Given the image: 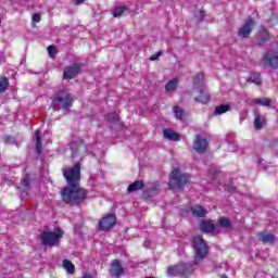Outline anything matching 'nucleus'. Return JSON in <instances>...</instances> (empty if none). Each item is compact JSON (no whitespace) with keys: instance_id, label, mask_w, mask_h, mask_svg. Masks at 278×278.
<instances>
[{"instance_id":"obj_22","label":"nucleus","mask_w":278,"mask_h":278,"mask_svg":"<svg viewBox=\"0 0 278 278\" xmlns=\"http://www.w3.org/2000/svg\"><path fill=\"white\" fill-rule=\"evenodd\" d=\"M142 189H144V181L136 180L135 182L128 186L127 192L131 194L132 192H138V190H142Z\"/></svg>"},{"instance_id":"obj_18","label":"nucleus","mask_w":278,"mask_h":278,"mask_svg":"<svg viewBox=\"0 0 278 278\" xmlns=\"http://www.w3.org/2000/svg\"><path fill=\"white\" fill-rule=\"evenodd\" d=\"M35 151L38 155L42 154V132L40 129L35 131Z\"/></svg>"},{"instance_id":"obj_28","label":"nucleus","mask_w":278,"mask_h":278,"mask_svg":"<svg viewBox=\"0 0 278 278\" xmlns=\"http://www.w3.org/2000/svg\"><path fill=\"white\" fill-rule=\"evenodd\" d=\"M8 88H10V79L7 76H1L0 77V94H3V92H7Z\"/></svg>"},{"instance_id":"obj_37","label":"nucleus","mask_w":278,"mask_h":278,"mask_svg":"<svg viewBox=\"0 0 278 278\" xmlns=\"http://www.w3.org/2000/svg\"><path fill=\"white\" fill-rule=\"evenodd\" d=\"M160 55H162V52H156L155 54L150 56V62H155V60H160Z\"/></svg>"},{"instance_id":"obj_4","label":"nucleus","mask_w":278,"mask_h":278,"mask_svg":"<svg viewBox=\"0 0 278 278\" xmlns=\"http://www.w3.org/2000/svg\"><path fill=\"white\" fill-rule=\"evenodd\" d=\"M64 238V230L62 228H55L53 231L45 230L40 235L43 247H56Z\"/></svg>"},{"instance_id":"obj_24","label":"nucleus","mask_w":278,"mask_h":278,"mask_svg":"<svg viewBox=\"0 0 278 278\" xmlns=\"http://www.w3.org/2000/svg\"><path fill=\"white\" fill-rule=\"evenodd\" d=\"M264 125H266V117L262 116L260 114L255 115L254 118V128L260 131V129H262V127H264Z\"/></svg>"},{"instance_id":"obj_30","label":"nucleus","mask_w":278,"mask_h":278,"mask_svg":"<svg viewBox=\"0 0 278 278\" xmlns=\"http://www.w3.org/2000/svg\"><path fill=\"white\" fill-rule=\"evenodd\" d=\"M231 110L230 104H220L219 106L215 108L214 114L215 116H220V114H226V112H229Z\"/></svg>"},{"instance_id":"obj_17","label":"nucleus","mask_w":278,"mask_h":278,"mask_svg":"<svg viewBox=\"0 0 278 278\" xmlns=\"http://www.w3.org/2000/svg\"><path fill=\"white\" fill-rule=\"evenodd\" d=\"M163 136L167 140H170L172 142H179V140H181V136L170 128H165L163 130Z\"/></svg>"},{"instance_id":"obj_38","label":"nucleus","mask_w":278,"mask_h":278,"mask_svg":"<svg viewBox=\"0 0 278 278\" xmlns=\"http://www.w3.org/2000/svg\"><path fill=\"white\" fill-rule=\"evenodd\" d=\"M33 23H40V13L33 14Z\"/></svg>"},{"instance_id":"obj_6","label":"nucleus","mask_w":278,"mask_h":278,"mask_svg":"<svg viewBox=\"0 0 278 278\" xmlns=\"http://www.w3.org/2000/svg\"><path fill=\"white\" fill-rule=\"evenodd\" d=\"M263 68H271L273 71H278V50L269 49L263 53L260 61Z\"/></svg>"},{"instance_id":"obj_35","label":"nucleus","mask_w":278,"mask_h":278,"mask_svg":"<svg viewBox=\"0 0 278 278\" xmlns=\"http://www.w3.org/2000/svg\"><path fill=\"white\" fill-rule=\"evenodd\" d=\"M167 275L169 277H179V265L169 266L167 268Z\"/></svg>"},{"instance_id":"obj_8","label":"nucleus","mask_w":278,"mask_h":278,"mask_svg":"<svg viewBox=\"0 0 278 278\" xmlns=\"http://www.w3.org/2000/svg\"><path fill=\"white\" fill-rule=\"evenodd\" d=\"M109 274L114 278L123 277L125 275V267H123V262H121L118 258L111 261Z\"/></svg>"},{"instance_id":"obj_36","label":"nucleus","mask_w":278,"mask_h":278,"mask_svg":"<svg viewBox=\"0 0 278 278\" xmlns=\"http://www.w3.org/2000/svg\"><path fill=\"white\" fill-rule=\"evenodd\" d=\"M48 53L50 58H55V54L58 53V50L55 49V46H49L48 47Z\"/></svg>"},{"instance_id":"obj_34","label":"nucleus","mask_w":278,"mask_h":278,"mask_svg":"<svg viewBox=\"0 0 278 278\" xmlns=\"http://www.w3.org/2000/svg\"><path fill=\"white\" fill-rule=\"evenodd\" d=\"M104 118L109 123H118V121H121V116L117 113H109L104 116Z\"/></svg>"},{"instance_id":"obj_15","label":"nucleus","mask_w":278,"mask_h":278,"mask_svg":"<svg viewBox=\"0 0 278 278\" xmlns=\"http://www.w3.org/2000/svg\"><path fill=\"white\" fill-rule=\"evenodd\" d=\"M216 229V225L212 222V219H203L200 223V231L202 233H212Z\"/></svg>"},{"instance_id":"obj_9","label":"nucleus","mask_w":278,"mask_h":278,"mask_svg":"<svg viewBox=\"0 0 278 278\" xmlns=\"http://www.w3.org/2000/svg\"><path fill=\"white\" fill-rule=\"evenodd\" d=\"M113 227H116V215L115 214H109L101 218L99 222V229L101 231H110V229H113Z\"/></svg>"},{"instance_id":"obj_11","label":"nucleus","mask_w":278,"mask_h":278,"mask_svg":"<svg viewBox=\"0 0 278 278\" xmlns=\"http://www.w3.org/2000/svg\"><path fill=\"white\" fill-rule=\"evenodd\" d=\"M193 93H199V96L194 97L195 103H201L202 105H207L210 101H212V98L210 96V92L206 91L205 88L199 87L194 90H192Z\"/></svg>"},{"instance_id":"obj_31","label":"nucleus","mask_w":278,"mask_h":278,"mask_svg":"<svg viewBox=\"0 0 278 278\" xmlns=\"http://www.w3.org/2000/svg\"><path fill=\"white\" fill-rule=\"evenodd\" d=\"M178 84H179V79L173 78L172 80L166 83L165 90H167V92H173L177 88Z\"/></svg>"},{"instance_id":"obj_1","label":"nucleus","mask_w":278,"mask_h":278,"mask_svg":"<svg viewBox=\"0 0 278 278\" xmlns=\"http://www.w3.org/2000/svg\"><path fill=\"white\" fill-rule=\"evenodd\" d=\"M63 177L67 186L61 190V199L66 205H79L88 199V190L81 188V164L63 168Z\"/></svg>"},{"instance_id":"obj_13","label":"nucleus","mask_w":278,"mask_h":278,"mask_svg":"<svg viewBox=\"0 0 278 278\" xmlns=\"http://www.w3.org/2000/svg\"><path fill=\"white\" fill-rule=\"evenodd\" d=\"M79 71H81V65L79 63L68 65L63 72V79H75V77L79 75Z\"/></svg>"},{"instance_id":"obj_29","label":"nucleus","mask_w":278,"mask_h":278,"mask_svg":"<svg viewBox=\"0 0 278 278\" xmlns=\"http://www.w3.org/2000/svg\"><path fill=\"white\" fill-rule=\"evenodd\" d=\"M252 103H255L256 105H263V108H270V103H273V100L269 98H256L252 100Z\"/></svg>"},{"instance_id":"obj_32","label":"nucleus","mask_w":278,"mask_h":278,"mask_svg":"<svg viewBox=\"0 0 278 278\" xmlns=\"http://www.w3.org/2000/svg\"><path fill=\"white\" fill-rule=\"evenodd\" d=\"M63 268L70 274V275H75V265L72 264L71 261L64 260L63 261Z\"/></svg>"},{"instance_id":"obj_5","label":"nucleus","mask_w":278,"mask_h":278,"mask_svg":"<svg viewBox=\"0 0 278 278\" xmlns=\"http://www.w3.org/2000/svg\"><path fill=\"white\" fill-rule=\"evenodd\" d=\"M190 181V175L181 174L179 168H174L169 175L168 186L172 190H181Z\"/></svg>"},{"instance_id":"obj_23","label":"nucleus","mask_w":278,"mask_h":278,"mask_svg":"<svg viewBox=\"0 0 278 278\" xmlns=\"http://www.w3.org/2000/svg\"><path fill=\"white\" fill-rule=\"evenodd\" d=\"M205 79V75L203 72L198 73L195 76H193V91H197V89L201 88V83Z\"/></svg>"},{"instance_id":"obj_2","label":"nucleus","mask_w":278,"mask_h":278,"mask_svg":"<svg viewBox=\"0 0 278 278\" xmlns=\"http://www.w3.org/2000/svg\"><path fill=\"white\" fill-rule=\"evenodd\" d=\"M74 101L75 99L73 98V94L68 92V90L60 89L54 92L51 99V108L56 112H60V110L68 112V110L73 108Z\"/></svg>"},{"instance_id":"obj_25","label":"nucleus","mask_w":278,"mask_h":278,"mask_svg":"<svg viewBox=\"0 0 278 278\" xmlns=\"http://www.w3.org/2000/svg\"><path fill=\"white\" fill-rule=\"evenodd\" d=\"M21 188L25 192H28L29 188H31V177H29V174H25V176L22 178Z\"/></svg>"},{"instance_id":"obj_21","label":"nucleus","mask_w":278,"mask_h":278,"mask_svg":"<svg viewBox=\"0 0 278 278\" xmlns=\"http://www.w3.org/2000/svg\"><path fill=\"white\" fill-rule=\"evenodd\" d=\"M217 226L222 229H233V224L229 217L222 216L217 219Z\"/></svg>"},{"instance_id":"obj_39","label":"nucleus","mask_w":278,"mask_h":278,"mask_svg":"<svg viewBox=\"0 0 278 278\" xmlns=\"http://www.w3.org/2000/svg\"><path fill=\"white\" fill-rule=\"evenodd\" d=\"M85 0H76L75 5H80V3H84Z\"/></svg>"},{"instance_id":"obj_19","label":"nucleus","mask_w":278,"mask_h":278,"mask_svg":"<svg viewBox=\"0 0 278 278\" xmlns=\"http://www.w3.org/2000/svg\"><path fill=\"white\" fill-rule=\"evenodd\" d=\"M268 40H270V34L268 33V29L262 28L260 30V37L256 38V45H258V47H263V45L268 42Z\"/></svg>"},{"instance_id":"obj_3","label":"nucleus","mask_w":278,"mask_h":278,"mask_svg":"<svg viewBox=\"0 0 278 278\" xmlns=\"http://www.w3.org/2000/svg\"><path fill=\"white\" fill-rule=\"evenodd\" d=\"M191 247L194 251L193 264H195V266L201 264V262L210 255V248L201 235H197L192 238Z\"/></svg>"},{"instance_id":"obj_20","label":"nucleus","mask_w":278,"mask_h":278,"mask_svg":"<svg viewBox=\"0 0 278 278\" xmlns=\"http://www.w3.org/2000/svg\"><path fill=\"white\" fill-rule=\"evenodd\" d=\"M173 112L177 121H181V123H186L187 116H186V110H184V108L176 105L173 108Z\"/></svg>"},{"instance_id":"obj_12","label":"nucleus","mask_w":278,"mask_h":278,"mask_svg":"<svg viewBox=\"0 0 278 278\" xmlns=\"http://www.w3.org/2000/svg\"><path fill=\"white\" fill-rule=\"evenodd\" d=\"M253 27H255V20H247L243 26L238 29L239 38H249L251 36V31H253Z\"/></svg>"},{"instance_id":"obj_26","label":"nucleus","mask_w":278,"mask_h":278,"mask_svg":"<svg viewBox=\"0 0 278 278\" xmlns=\"http://www.w3.org/2000/svg\"><path fill=\"white\" fill-rule=\"evenodd\" d=\"M258 239L261 242H264L265 244H273L275 242V236L273 233H264V232H258Z\"/></svg>"},{"instance_id":"obj_14","label":"nucleus","mask_w":278,"mask_h":278,"mask_svg":"<svg viewBox=\"0 0 278 278\" xmlns=\"http://www.w3.org/2000/svg\"><path fill=\"white\" fill-rule=\"evenodd\" d=\"M194 273V267L190 263L178 264V275L179 277H190Z\"/></svg>"},{"instance_id":"obj_7","label":"nucleus","mask_w":278,"mask_h":278,"mask_svg":"<svg viewBox=\"0 0 278 278\" xmlns=\"http://www.w3.org/2000/svg\"><path fill=\"white\" fill-rule=\"evenodd\" d=\"M70 149L72 151V157H79V155H86L88 153V144L84 139H76L72 141Z\"/></svg>"},{"instance_id":"obj_27","label":"nucleus","mask_w":278,"mask_h":278,"mask_svg":"<svg viewBox=\"0 0 278 278\" xmlns=\"http://www.w3.org/2000/svg\"><path fill=\"white\" fill-rule=\"evenodd\" d=\"M126 12H129V7H127V5L117 7L112 12V15L114 16V18H121V16H124Z\"/></svg>"},{"instance_id":"obj_16","label":"nucleus","mask_w":278,"mask_h":278,"mask_svg":"<svg viewBox=\"0 0 278 278\" xmlns=\"http://www.w3.org/2000/svg\"><path fill=\"white\" fill-rule=\"evenodd\" d=\"M190 212L197 218H205L207 216V210L199 204L191 206Z\"/></svg>"},{"instance_id":"obj_33","label":"nucleus","mask_w":278,"mask_h":278,"mask_svg":"<svg viewBox=\"0 0 278 278\" xmlns=\"http://www.w3.org/2000/svg\"><path fill=\"white\" fill-rule=\"evenodd\" d=\"M249 81L256 86H262V75H260V73H253L250 75Z\"/></svg>"},{"instance_id":"obj_40","label":"nucleus","mask_w":278,"mask_h":278,"mask_svg":"<svg viewBox=\"0 0 278 278\" xmlns=\"http://www.w3.org/2000/svg\"><path fill=\"white\" fill-rule=\"evenodd\" d=\"M200 14L202 17L205 16V12H203V11H201Z\"/></svg>"},{"instance_id":"obj_10","label":"nucleus","mask_w":278,"mask_h":278,"mask_svg":"<svg viewBox=\"0 0 278 278\" xmlns=\"http://www.w3.org/2000/svg\"><path fill=\"white\" fill-rule=\"evenodd\" d=\"M207 139L201 135H195V139L193 141V150L195 153L203 155L207 151Z\"/></svg>"}]
</instances>
